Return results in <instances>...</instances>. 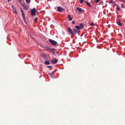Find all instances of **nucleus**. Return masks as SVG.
<instances>
[{"label": "nucleus", "mask_w": 125, "mask_h": 125, "mask_svg": "<svg viewBox=\"0 0 125 125\" xmlns=\"http://www.w3.org/2000/svg\"><path fill=\"white\" fill-rule=\"evenodd\" d=\"M67 31L72 36H74V34L73 31L72 29L69 27H68L67 29Z\"/></svg>", "instance_id": "nucleus-1"}, {"label": "nucleus", "mask_w": 125, "mask_h": 125, "mask_svg": "<svg viewBox=\"0 0 125 125\" xmlns=\"http://www.w3.org/2000/svg\"><path fill=\"white\" fill-rule=\"evenodd\" d=\"M49 41L50 43H51L52 44L54 45H57V42L55 41L50 39H49Z\"/></svg>", "instance_id": "nucleus-2"}, {"label": "nucleus", "mask_w": 125, "mask_h": 125, "mask_svg": "<svg viewBox=\"0 0 125 125\" xmlns=\"http://www.w3.org/2000/svg\"><path fill=\"white\" fill-rule=\"evenodd\" d=\"M46 48L51 53H52L53 55L55 54V53L54 51V49H52L48 47H46Z\"/></svg>", "instance_id": "nucleus-3"}, {"label": "nucleus", "mask_w": 125, "mask_h": 125, "mask_svg": "<svg viewBox=\"0 0 125 125\" xmlns=\"http://www.w3.org/2000/svg\"><path fill=\"white\" fill-rule=\"evenodd\" d=\"M36 10V9L35 8H33V9L31 10V15L32 16H34L35 14V12Z\"/></svg>", "instance_id": "nucleus-4"}, {"label": "nucleus", "mask_w": 125, "mask_h": 125, "mask_svg": "<svg viewBox=\"0 0 125 125\" xmlns=\"http://www.w3.org/2000/svg\"><path fill=\"white\" fill-rule=\"evenodd\" d=\"M57 9L58 10L59 12L63 11L64 10V9L60 7H58L57 8Z\"/></svg>", "instance_id": "nucleus-5"}, {"label": "nucleus", "mask_w": 125, "mask_h": 125, "mask_svg": "<svg viewBox=\"0 0 125 125\" xmlns=\"http://www.w3.org/2000/svg\"><path fill=\"white\" fill-rule=\"evenodd\" d=\"M58 61V60L57 59H55L52 60L51 61V62L52 63L54 64L57 63Z\"/></svg>", "instance_id": "nucleus-6"}, {"label": "nucleus", "mask_w": 125, "mask_h": 125, "mask_svg": "<svg viewBox=\"0 0 125 125\" xmlns=\"http://www.w3.org/2000/svg\"><path fill=\"white\" fill-rule=\"evenodd\" d=\"M76 10H78L79 12H84V10L82 9L79 8L78 7H76Z\"/></svg>", "instance_id": "nucleus-7"}, {"label": "nucleus", "mask_w": 125, "mask_h": 125, "mask_svg": "<svg viewBox=\"0 0 125 125\" xmlns=\"http://www.w3.org/2000/svg\"><path fill=\"white\" fill-rule=\"evenodd\" d=\"M73 32H74L75 33H78L80 32L79 31L77 30L74 29H73Z\"/></svg>", "instance_id": "nucleus-8"}, {"label": "nucleus", "mask_w": 125, "mask_h": 125, "mask_svg": "<svg viewBox=\"0 0 125 125\" xmlns=\"http://www.w3.org/2000/svg\"><path fill=\"white\" fill-rule=\"evenodd\" d=\"M22 17L23 19L24 20L25 22L26 23V19L25 17V15L24 13H23L22 14Z\"/></svg>", "instance_id": "nucleus-9"}, {"label": "nucleus", "mask_w": 125, "mask_h": 125, "mask_svg": "<svg viewBox=\"0 0 125 125\" xmlns=\"http://www.w3.org/2000/svg\"><path fill=\"white\" fill-rule=\"evenodd\" d=\"M79 26L80 29H82L83 28V24L80 23Z\"/></svg>", "instance_id": "nucleus-10"}, {"label": "nucleus", "mask_w": 125, "mask_h": 125, "mask_svg": "<svg viewBox=\"0 0 125 125\" xmlns=\"http://www.w3.org/2000/svg\"><path fill=\"white\" fill-rule=\"evenodd\" d=\"M84 1L89 7H92L90 5V4H89V3L87 1Z\"/></svg>", "instance_id": "nucleus-11"}, {"label": "nucleus", "mask_w": 125, "mask_h": 125, "mask_svg": "<svg viewBox=\"0 0 125 125\" xmlns=\"http://www.w3.org/2000/svg\"><path fill=\"white\" fill-rule=\"evenodd\" d=\"M23 7V8L25 10H27L28 9V8L25 5H24Z\"/></svg>", "instance_id": "nucleus-12"}, {"label": "nucleus", "mask_w": 125, "mask_h": 125, "mask_svg": "<svg viewBox=\"0 0 125 125\" xmlns=\"http://www.w3.org/2000/svg\"><path fill=\"white\" fill-rule=\"evenodd\" d=\"M117 24L120 26H122V24L121 23L120 21H118L117 22Z\"/></svg>", "instance_id": "nucleus-13"}, {"label": "nucleus", "mask_w": 125, "mask_h": 125, "mask_svg": "<svg viewBox=\"0 0 125 125\" xmlns=\"http://www.w3.org/2000/svg\"><path fill=\"white\" fill-rule=\"evenodd\" d=\"M68 17L69 18V20L71 21L72 20L73 18L71 17V16L70 15H68Z\"/></svg>", "instance_id": "nucleus-14"}, {"label": "nucleus", "mask_w": 125, "mask_h": 125, "mask_svg": "<svg viewBox=\"0 0 125 125\" xmlns=\"http://www.w3.org/2000/svg\"><path fill=\"white\" fill-rule=\"evenodd\" d=\"M75 28L77 30H79L80 29L78 25L75 26Z\"/></svg>", "instance_id": "nucleus-15"}, {"label": "nucleus", "mask_w": 125, "mask_h": 125, "mask_svg": "<svg viewBox=\"0 0 125 125\" xmlns=\"http://www.w3.org/2000/svg\"><path fill=\"white\" fill-rule=\"evenodd\" d=\"M45 63L46 65H49L50 64L49 62L47 61H46L45 62Z\"/></svg>", "instance_id": "nucleus-16"}, {"label": "nucleus", "mask_w": 125, "mask_h": 125, "mask_svg": "<svg viewBox=\"0 0 125 125\" xmlns=\"http://www.w3.org/2000/svg\"><path fill=\"white\" fill-rule=\"evenodd\" d=\"M48 74L49 75H50L51 77L53 76V74L52 73H48Z\"/></svg>", "instance_id": "nucleus-17"}, {"label": "nucleus", "mask_w": 125, "mask_h": 125, "mask_svg": "<svg viewBox=\"0 0 125 125\" xmlns=\"http://www.w3.org/2000/svg\"><path fill=\"white\" fill-rule=\"evenodd\" d=\"M27 3H29L31 2V0H25Z\"/></svg>", "instance_id": "nucleus-18"}, {"label": "nucleus", "mask_w": 125, "mask_h": 125, "mask_svg": "<svg viewBox=\"0 0 125 125\" xmlns=\"http://www.w3.org/2000/svg\"><path fill=\"white\" fill-rule=\"evenodd\" d=\"M47 67L48 68L50 67L51 68H50L49 69V70H50L52 69V66H47Z\"/></svg>", "instance_id": "nucleus-19"}, {"label": "nucleus", "mask_w": 125, "mask_h": 125, "mask_svg": "<svg viewBox=\"0 0 125 125\" xmlns=\"http://www.w3.org/2000/svg\"><path fill=\"white\" fill-rule=\"evenodd\" d=\"M20 9L21 10V11L22 14L23 13H24L23 11V10L22 9V8H21Z\"/></svg>", "instance_id": "nucleus-20"}, {"label": "nucleus", "mask_w": 125, "mask_h": 125, "mask_svg": "<svg viewBox=\"0 0 125 125\" xmlns=\"http://www.w3.org/2000/svg\"><path fill=\"white\" fill-rule=\"evenodd\" d=\"M90 25L92 26H94L95 25L94 24V23H91L90 24Z\"/></svg>", "instance_id": "nucleus-21"}, {"label": "nucleus", "mask_w": 125, "mask_h": 125, "mask_svg": "<svg viewBox=\"0 0 125 125\" xmlns=\"http://www.w3.org/2000/svg\"><path fill=\"white\" fill-rule=\"evenodd\" d=\"M80 0V3L81 4L84 1V0Z\"/></svg>", "instance_id": "nucleus-22"}, {"label": "nucleus", "mask_w": 125, "mask_h": 125, "mask_svg": "<svg viewBox=\"0 0 125 125\" xmlns=\"http://www.w3.org/2000/svg\"><path fill=\"white\" fill-rule=\"evenodd\" d=\"M99 0H96L94 1V2L96 3H97L99 1Z\"/></svg>", "instance_id": "nucleus-23"}, {"label": "nucleus", "mask_w": 125, "mask_h": 125, "mask_svg": "<svg viewBox=\"0 0 125 125\" xmlns=\"http://www.w3.org/2000/svg\"><path fill=\"white\" fill-rule=\"evenodd\" d=\"M121 7L122 8H124L125 7L124 6L123 4H121Z\"/></svg>", "instance_id": "nucleus-24"}, {"label": "nucleus", "mask_w": 125, "mask_h": 125, "mask_svg": "<svg viewBox=\"0 0 125 125\" xmlns=\"http://www.w3.org/2000/svg\"><path fill=\"white\" fill-rule=\"evenodd\" d=\"M37 18H35L34 19V21L35 22H36L37 21Z\"/></svg>", "instance_id": "nucleus-25"}, {"label": "nucleus", "mask_w": 125, "mask_h": 125, "mask_svg": "<svg viewBox=\"0 0 125 125\" xmlns=\"http://www.w3.org/2000/svg\"><path fill=\"white\" fill-rule=\"evenodd\" d=\"M21 3V5L22 6H23L25 4H23L22 3V2H21V3Z\"/></svg>", "instance_id": "nucleus-26"}, {"label": "nucleus", "mask_w": 125, "mask_h": 125, "mask_svg": "<svg viewBox=\"0 0 125 125\" xmlns=\"http://www.w3.org/2000/svg\"><path fill=\"white\" fill-rule=\"evenodd\" d=\"M113 2V1L112 0H111L109 2V3H111Z\"/></svg>", "instance_id": "nucleus-27"}, {"label": "nucleus", "mask_w": 125, "mask_h": 125, "mask_svg": "<svg viewBox=\"0 0 125 125\" xmlns=\"http://www.w3.org/2000/svg\"><path fill=\"white\" fill-rule=\"evenodd\" d=\"M72 22L73 24H74L75 23V22L74 21H72Z\"/></svg>", "instance_id": "nucleus-28"}, {"label": "nucleus", "mask_w": 125, "mask_h": 125, "mask_svg": "<svg viewBox=\"0 0 125 125\" xmlns=\"http://www.w3.org/2000/svg\"><path fill=\"white\" fill-rule=\"evenodd\" d=\"M120 9V8L119 7H117V9L118 10H119Z\"/></svg>", "instance_id": "nucleus-29"}, {"label": "nucleus", "mask_w": 125, "mask_h": 125, "mask_svg": "<svg viewBox=\"0 0 125 125\" xmlns=\"http://www.w3.org/2000/svg\"><path fill=\"white\" fill-rule=\"evenodd\" d=\"M14 12L16 14H17V12L16 11H15V10L14 11Z\"/></svg>", "instance_id": "nucleus-30"}, {"label": "nucleus", "mask_w": 125, "mask_h": 125, "mask_svg": "<svg viewBox=\"0 0 125 125\" xmlns=\"http://www.w3.org/2000/svg\"><path fill=\"white\" fill-rule=\"evenodd\" d=\"M19 0L20 1V3H21V1H22V0Z\"/></svg>", "instance_id": "nucleus-31"}, {"label": "nucleus", "mask_w": 125, "mask_h": 125, "mask_svg": "<svg viewBox=\"0 0 125 125\" xmlns=\"http://www.w3.org/2000/svg\"><path fill=\"white\" fill-rule=\"evenodd\" d=\"M122 1H123L125 3V0H123Z\"/></svg>", "instance_id": "nucleus-32"}, {"label": "nucleus", "mask_w": 125, "mask_h": 125, "mask_svg": "<svg viewBox=\"0 0 125 125\" xmlns=\"http://www.w3.org/2000/svg\"><path fill=\"white\" fill-rule=\"evenodd\" d=\"M43 47L44 48H46L47 47H45V46H44Z\"/></svg>", "instance_id": "nucleus-33"}, {"label": "nucleus", "mask_w": 125, "mask_h": 125, "mask_svg": "<svg viewBox=\"0 0 125 125\" xmlns=\"http://www.w3.org/2000/svg\"><path fill=\"white\" fill-rule=\"evenodd\" d=\"M58 53H59V52H57V54H58Z\"/></svg>", "instance_id": "nucleus-34"}, {"label": "nucleus", "mask_w": 125, "mask_h": 125, "mask_svg": "<svg viewBox=\"0 0 125 125\" xmlns=\"http://www.w3.org/2000/svg\"><path fill=\"white\" fill-rule=\"evenodd\" d=\"M10 0H8V2H9L10 1Z\"/></svg>", "instance_id": "nucleus-35"}, {"label": "nucleus", "mask_w": 125, "mask_h": 125, "mask_svg": "<svg viewBox=\"0 0 125 125\" xmlns=\"http://www.w3.org/2000/svg\"><path fill=\"white\" fill-rule=\"evenodd\" d=\"M124 21L125 22V20H124Z\"/></svg>", "instance_id": "nucleus-36"}, {"label": "nucleus", "mask_w": 125, "mask_h": 125, "mask_svg": "<svg viewBox=\"0 0 125 125\" xmlns=\"http://www.w3.org/2000/svg\"><path fill=\"white\" fill-rule=\"evenodd\" d=\"M124 37L125 38V35H124Z\"/></svg>", "instance_id": "nucleus-37"}]
</instances>
